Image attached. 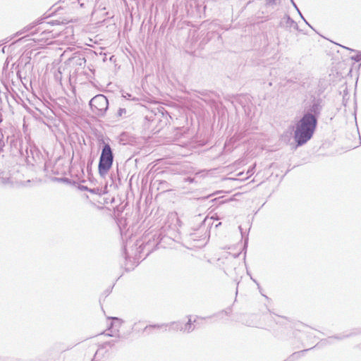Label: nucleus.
<instances>
[{"label":"nucleus","mask_w":361,"mask_h":361,"mask_svg":"<svg viewBox=\"0 0 361 361\" xmlns=\"http://www.w3.org/2000/svg\"><path fill=\"white\" fill-rule=\"evenodd\" d=\"M318 120L310 114H303L294 126V140L297 146L307 143L313 136Z\"/></svg>","instance_id":"1"},{"label":"nucleus","mask_w":361,"mask_h":361,"mask_svg":"<svg viewBox=\"0 0 361 361\" xmlns=\"http://www.w3.org/2000/svg\"><path fill=\"white\" fill-rule=\"evenodd\" d=\"M113 162L114 154L112 149L108 143L104 142L98 165V171L101 176L104 177L107 174L112 166Z\"/></svg>","instance_id":"2"},{"label":"nucleus","mask_w":361,"mask_h":361,"mask_svg":"<svg viewBox=\"0 0 361 361\" xmlns=\"http://www.w3.org/2000/svg\"><path fill=\"white\" fill-rule=\"evenodd\" d=\"M197 221H201V224L198 228L195 229L194 232L190 233L189 238L193 241H201L206 240L207 238V228L211 224L212 219H214V216H212L210 219L207 217H203L202 215L195 216Z\"/></svg>","instance_id":"3"},{"label":"nucleus","mask_w":361,"mask_h":361,"mask_svg":"<svg viewBox=\"0 0 361 361\" xmlns=\"http://www.w3.org/2000/svg\"><path fill=\"white\" fill-rule=\"evenodd\" d=\"M89 104L92 113L99 117H104L109 108L108 99L103 94L92 97Z\"/></svg>","instance_id":"4"},{"label":"nucleus","mask_w":361,"mask_h":361,"mask_svg":"<svg viewBox=\"0 0 361 361\" xmlns=\"http://www.w3.org/2000/svg\"><path fill=\"white\" fill-rule=\"evenodd\" d=\"M54 24V21H42L41 25L39 27H37L34 32H31L32 35H37L39 33V36H37L33 38V40L36 42H44L49 44L50 42H48V41L49 39H51L54 37L52 31L50 30V27Z\"/></svg>","instance_id":"5"},{"label":"nucleus","mask_w":361,"mask_h":361,"mask_svg":"<svg viewBox=\"0 0 361 361\" xmlns=\"http://www.w3.org/2000/svg\"><path fill=\"white\" fill-rule=\"evenodd\" d=\"M23 158L25 159L27 164L34 166L41 162L42 154L33 144L26 141V149Z\"/></svg>","instance_id":"6"},{"label":"nucleus","mask_w":361,"mask_h":361,"mask_svg":"<svg viewBox=\"0 0 361 361\" xmlns=\"http://www.w3.org/2000/svg\"><path fill=\"white\" fill-rule=\"evenodd\" d=\"M197 0H187L184 4L176 5L175 16L178 18L194 17V8L197 7Z\"/></svg>","instance_id":"7"},{"label":"nucleus","mask_w":361,"mask_h":361,"mask_svg":"<svg viewBox=\"0 0 361 361\" xmlns=\"http://www.w3.org/2000/svg\"><path fill=\"white\" fill-rule=\"evenodd\" d=\"M323 109V101L321 98H315L314 97L311 102V104L305 108L303 114H310V116H314L317 120H318L319 116L321 114V112Z\"/></svg>","instance_id":"8"},{"label":"nucleus","mask_w":361,"mask_h":361,"mask_svg":"<svg viewBox=\"0 0 361 361\" xmlns=\"http://www.w3.org/2000/svg\"><path fill=\"white\" fill-rule=\"evenodd\" d=\"M109 319H111L112 321L111 322L108 329L104 331L102 334L107 336L116 337L120 338L121 335L119 334V328L121 327L123 321L118 317H109Z\"/></svg>","instance_id":"9"},{"label":"nucleus","mask_w":361,"mask_h":361,"mask_svg":"<svg viewBox=\"0 0 361 361\" xmlns=\"http://www.w3.org/2000/svg\"><path fill=\"white\" fill-rule=\"evenodd\" d=\"M26 149V142L21 139L13 140L11 142V152L15 156L23 157Z\"/></svg>","instance_id":"10"},{"label":"nucleus","mask_w":361,"mask_h":361,"mask_svg":"<svg viewBox=\"0 0 361 361\" xmlns=\"http://www.w3.org/2000/svg\"><path fill=\"white\" fill-rule=\"evenodd\" d=\"M42 23V20H37L35 21H34L33 23L27 25V26L24 27L21 30L18 31L16 32V36H19L22 34H24V33H26V32H28L30 31H31V30L32 28H34L35 27H36L37 25H41Z\"/></svg>","instance_id":"11"},{"label":"nucleus","mask_w":361,"mask_h":361,"mask_svg":"<svg viewBox=\"0 0 361 361\" xmlns=\"http://www.w3.org/2000/svg\"><path fill=\"white\" fill-rule=\"evenodd\" d=\"M42 23V20H37L35 21H34L33 23L27 25V26L24 27L21 30L18 31L16 32V36H19L22 34H24V33H26V32H28L30 31H31V30L32 28H34L35 27H36L37 25H41Z\"/></svg>","instance_id":"12"},{"label":"nucleus","mask_w":361,"mask_h":361,"mask_svg":"<svg viewBox=\"0 0 361 361\" xmlns=\"http://www.w3.org/2000/svg\"><path fill=\"white\" fill-rule=\"evenodd\" d=\"M166 231V226L162 227L161 231L159 232V235L157 237V243H156V247H159V245H161V241L164 240L166 238L169 237L171 238V233L170 231H169L167 233Z\"/></svg>","instance_id":"13"},{"label":"nucleus","mask_w":361,"mask_h":361,"mask_svg":"<svg viewBox=\"0 0 361 361\" xmlns=\"http://www.w3.org/2000/svg\"><path fill=\"white\" fill-rule=\"evenodd\" d=\"M168 326V324L147 325L145 327L143 331L147 333V334H152L153 329H164V331H167Z\"/></svg>","instance_id":"14"},{"label":"nucleus","mask_w":361,"mask_h":361,"mask_svg":"<svg viewBox=\"0 0 361 361\" xmlns=\"http://www.w3.org/2000/svg\"><path fill=\"white\" fill-rule=\"evenodd\" d=\"M71 61L73 64L79 66H85L86 63L85 58L80 54H75V56L71 59Z\"/></svg>","instance_id":"15"},{"label":"nucleus","mask_w":361,"mask_h":361,"mask_svg":"<svg viewBox=\"0 0 361 361\" xmlns=\"http://www.w3.org/2000/svg\"><path fill=\"white\" fill-rule=\"evenodd\" d=\"M169 329H167V331H183V322H173L169 324H168Z\"/></svg>","instance_id":"16"},{"label":"nucleus","mask_w":361,"mask_h":361,"mask_svg":"<svg viewBox=\"0 0 361 361\" xmlns=\"http://www.w3.org/2000/svg\"><path fill=\"white\" fill-rule=\"evenodd\" d=\"M197 7L194 8V17L200 16L205 9V6L202 0H197Z\"/></svg>","instance_id":"17"},{"label":"nucleus","mask_w":361,"mask_h":361,"mask_svg":"<svg viewBox=\"0 0 361 361\" xmlns=\"http://www.w3.org/2000/svg\"><path fill=\"white\" fill-rule=\"evenodd\" d=\"M283 19L285 20L286 27H293L295 30L298 29L297 23L293 20L289 16H286Z\"/></svg>","instance_id":"18"},{"label":"nucleus","mask_w":361,"mask_h":361,"mask_svg":"<svg viewBox=\"0 0 361 361\" xmlns=\"http://www.w3.org/2000/svg\"><path fill=\"white\" fill-rule=\"evenodd\" d=\"M11 99H14L13 97L8 92L0 93V103L2 104L4 102H6V103L11 106Z\"/></svg>","instance_id":"19"},{"label":"nucleus","mask_w":361,"mask_h":361,"mask_svg":"<svg viewBox=\"0 0 361 361\" xmlns=\"http://www.w3.org/2000/svg\"><path fill=\"white\" fill-rule=\"evenodd\" d=\"M195 326L192 324L191 319L183 324V332L190 333L195 329Z\"/></svg>","instance_id":"20"},{"label":"nucleus","mask_w":361,"mask_h":361,"mask_svg":"<svg viewBox=\"0 0 361 361\" xmlns=\"http://www.w3.org/2000/svg\"><path fill=\"white\" fill-rule=\"evenodd\" d=\"M118 340H119V338H117L116 340H111L109 341L104 342L101 345V348H105L106 347L112 348L115 345V344L116 343H118Z\"/></svg>","instance_id":"21"},{"label":"nucleus","mask_w":361,"mask_h":361,"mask_svg":"<svg viewBox=\"0 0 361 361\" xmlns=\"http://www.w3.org/2000/svg\"><path fill=\"white\" fill-rule=\"evenodd\" d=\"M124 257H125V260L126 262V263L125 264V269H126V271H130L131 269H133V268H134V265L133 264H132L130 266H128V259L130 260V258L128 257V256L127 255L126 247H124Z\"/></svg>","instance_id":"22"},{"label":"nucleus","mask_w":361,"mask_h":361,"mask_svg":"<svg viewBox=\"0 0 361 361\" xmlns=\"http://www.w3.org/2000/svg\"><path fill=\"white\" fill-rule=\"evenodd\" d=\"M122 97L125 98L127 100H131V101H137L138 99H137L135 97H133L131 94L126 92H122Z\"/></svg>","instance_id":"23"},{"label":"nucleus","mask_w":361,"mask_h":361,"mask_svg":"<svg viewBox=\"0 0 361 361\" xmlns=\"http://www.w3.org/2000/svg\"><path fill=\"white\" fill-rule=\"evenodd\" d=\"M126 114V109L125 108H119L117 111V116L122 117Z\"/></svg>","instance_id":"24"},{"label":"nucleus","mask_w":361,"mask_h":361,"mask_svg":"<svg viewBox=\"0 0 361 361\" xmlns=\"http://www.w3.org/2000/svg\"><path fill=\"white\" fill-rule=\"evenodd\" d=\"M350 59L356 62L361 61V52H358L357 55L351 56Z\"/></svg>","instance_id":"25"},{"label":"nucleus","mask_w":361,"mask_h":361,"mask_svg":"<svg viewBox=\"0 0 361 361\" xmlns=\"http://www.w3.org/2000/svg\"><path fill=\"white\" fill-rule=\"evenodd\" d=\"M150 247H151V243H150V242H149H149H147V243L144 245V249H147V250H148L147 255H149V252H152V250H149Z\"/></svg>","instance_id":"26"},{"label":"nucleus","mask_w":361,"mask_h":361,"mask_svg":"<svg viewBox=\"0 0 361 361\" xmlns=\"http://www.w3.org/2000/svg\"><path fill=\"white\" fill-rule=\"evenodd\" d=\"M255 164L253 165V166L250 169H248L247 173L250 176H252L253 173H254V170H255Z\"/></svg>","instance_id":"27"},{"label":"nucleus","mask_w":361,"mask_h":361,"mask_svg":"<svg viewBox=\"0 0 361 361\" xmlns=\"http://www.w3.org/2000/svg\"><path fill=\"white\" fill-rule=\"evenodd\" d=\"M276 0H267V4L268 5H275Z\"/></svg>","instance_id":"28"},{"label":"nucleus","mask_w":361,"mask_h":361,"mask_svg":"<svg viewBox=\"0 0 361 361\" xmlns=\"http://www.w3.org/2000/svg\"><path fill=\"white\" fill-rule=\"evenodd\" d=\"M169 218H171L172 219V221L173 220H176L177 222L179 221L178 218L176 216V214H171Z\"/></svg>","instance_id":"29"},{"label":"nucleus","mask_w":361,"mask_h":361,"mask_svg":"<svg viewBox=\"0 0 361 361\" xmlns=\"http://www.w3.org/2000/svg\"><path fill=\"white\" fill-rule=\"evenodd\" d=\"M194 180L195 179L193 178H190V177H188V178H185V181L189 182V183H193Z\"/></svg>","instance_id":"30"},{"label":"nucleus","mask_w":361,"mask_h":361,"mask_svg":"<svg viewBox=\"0 0 361 361\" xmlns=\"http://www.w3.org/2000/svg\"><path fill=\"white\" fill-rule=\"evenodd\" d=\"M4 146V140L0 137V152L2 150L3 147Z\"/></svg>","instance_id":"31"},{"label":"nucleus","mask_w":361,"mask_h":361,"mask_svg":"<svg viewBox=\"0 0 361 361\" xmlns=\"http://www.w3.org/2000/svg\"><path fill=\"white\" fill-rule=\"evenodd\" d=\"M290 1H291V3H292L293 6H294V8L297 10V11H298V13H300V10H299V8H298V6H297V5L295 4V3L294 2V1H293V0H290Z\"/></svg>","instance_id":"32"},{"label":"nucleus","mask_w":361,"mask_h":361,"mask_svg":"<svg viewBox=\"0 0 361 361\" xmlns=\"http://www.w3.org/2000/svg\"><path fill=\"white\" fill-rule=\"evenodd\" d=\"M307 350H309V349L304 350H302V351L298 352V353H293V354L292 355V357H295V356H296V355H297L298 354H299V353H304L305 352H306V351H307Z\"/></svg>","instance_id":"33"},{"label":"nucleus","mask_w":361,"mask_h":361,"mask_svg":"<svg viewBox=\"0 0 361 361\" xmlns=\"http://www.w3.org/2000/svg\"><path fill=\"white\" fill-rule=\"evenodd\" d=\"M298 13L300 14V17L304 20V21L305 22V23H306L307 25H308L310 27H311V26H310V24L307 22V20L304 18V17H303L302 14L301 13V12L300 11V13Z\"/></svg>","instance_id":"34"},{"label":"nucleus","mask_w":361,"mask_h":361,"mask_svg":"<svg viewBox=\"0 0 361 361\" xmlns=\"http://www.w3.org/2000/svg\"><path fill=\"white\" fill-rule=\"evenodd\" d=\"M298 13L300 14V17L304 20V21L305 22V23H306L307 25H308L310 27H311V26H310V24L307 22V20L304 18V17H303L302 14L301 13V12L300 11V13Z\"/></svg>","instance_id":"35"},{"label":"nucleus","mask_w":361,"mask_h":361,"mask_svg":"<svg viewBox=\"0 0 361 361\" xmlns=\"http://www.w3.org/2000/svg\"><path fill=\"white\" fill-rule=\"evenodd\" d=\"M298 13L300 14V17L304 20V21L305 22V23H306L307 25H308L310 27H311V26H310V24L307 22V20L304 18V17H303L302 14L301 13V12L300 11V13Z\"/></svg>","instance_id":"36"},{"label":"nucleus","mask_w":361,"mask_h":361,"mask_svg":"<svg viewBox=\"0 0 361 361\" xmlns=\"http://www.w3.org/2000/svg\"><path fill=\"white\" fill-rule=\"evenodd\" d=\"M247 242H248V235H247V236H246V238L245 239L244 248H245L247 247Z\"/></svg>","instance_id":"37"},{"label":"nucleus","mask_w":361,"mask_h":361,"mask_svg":"<svg viewBox=\"0 0 361 361\" xmlns=\"http://www.w3.org/2000/svg\"><path fill=\"white\" fill-rule=\"evenodd\" d=\"M58 180L62 182H68V179L66 178H58Z\"/></svg>","instance_id":"38"},{"label":"nucleus","mask_w":361,"mask_h":361,"mask_svg":"<svg viewBox=\"0 0 361 361\" xmlns=\"http://www.w3.org/2000/svg\"><path fill=\"white\" fill-rule=\"evenodd\" d=\"M348 336V335H343L342 336H337L336 338L338 339H342V338H346Z\"/></svg>","instance_id":"39"},{"label":"nucleus","mask_w":361,"mask_h":361,"mask_svg":"<svg viewBox=\"0 0 361 361\" xmlns=\"http://www.w3.org/2000/svg\"><path fill=\"white\" fill-rule=\"evenodd\" d=\"M78 4H80V7H84V3H80V0H76Z\"/></svg>","instance_id":"40"},{"label":"nucleus","mask_w":361,"mask_h":361,"mask_svg":"<svg viewBox=\"0 0 361 361\" xmlns=\"http://www.w3.org/2000/svg\"><path fill=\"white\" fill-rule=\"evenodd\" d=\"M8 180H9L8 178L6 179V180L5 178H2V183H6L8 181Z\"/></svg>","instance_id":"41"},{"label":"nucleus","mask_w":361,"mask_h":361,"mask_svg":"<svg viewBox=\"0 0 361 361\" xmlns=\"http://www.w3.org/2000/svg\"><path fill=\"white\" fill-rule=\"evenodd\" d=\"M239 229H240V233H241L242 237H243V236H244V233H243V229H242L241 226H239Z\"/></svg>","instance_id":"42"},{"label":"nucleus","mask_w":361,"mask_h":361,"mask_svg":"<svg viewBox=\"0 0 361 361\" xmlns=\"http://www.w3.org/2000/svg\"><path fill=\"white\" fill-rule=\"evenodd\" d=\"M82 189H83V190H88V189H87V187H86V186H83V187H82Z\"/></svg>","instance_id":"43"},{"label":"nucleus","mask_w":361,"mask_h":361,"mask_svg":"<svg viewBox=\"0 0 361 361\" xmlns=\"http://www.w3.org/2000/svg\"><path fill=\"white\" fill-rule=\"evenodd\" d=\"M343 47V48H345V49H349L350 51H354L353 49H349V48H347V47Z\"/></svg>","instance_id":"44"},{"label":"nucleus","mask_w":361,"mask_h":361,"mask_svg":"<svg viewBox=\"0 0 361 361\" xmlns=\"http://www.w3.org/2000/svg\"><path fill=\"white\" fill-rule=\"evenodd\" d=\"M221 224V222H219V224H217L216 225V227L219 226Z\"/></svg>","instance_id":"45"},{"label":"nucleus","mask_w":361,"mask_h":361,"mask_svg":"<svg viewBox=\"0 0 361 361\" xmlns=\"http://www.w3.org/2000/svg\"><path fill=\"white\" fill-rule=\"evenodd\" d=\"M239 255H240L239 253L238 255H233V257L236 258Z\"/></svg>","instance_id":"46"},{"label":"nucleus","mask_w":361,"mask_h":361,"mask_svg":"<svg viewBox=\"0 0 361 361\" xmlns=\"http://www.w3.org/2000/svg\"><path fill=\"white\" fill-rule=\"evenodd\" d=\"M11 74L12 75H14L13 72H11ZM8 75L10 76V73H8Z\"/></svg>","instance_id":"47"},{"label":"nucleus","mask_w":361,"mask_h":361,"mask_svg":"<svg viewBox=\"0 0 361 361\" xmlns=\"http://www.w3.org/2000/svg\"><path fill=\"white\" fill-rule=\"evenodd\" d=\"M106 295H108L109 293V290L106 291Z\"/></svg>","instance_id":"48"},{"label":"nucleus","mask_w":361,"mask_h":361,"mask_svg":"<svg viewBox=\"0 0 361 361\" xmlns=\"http://www.w3.org/2000/svg\"><path fill=\"white\" fill-rule=\"evenodd\" d=\"M173 10H175L176 6H175V5H173Z\"/></svg>","instance_id":"49"},{"label":"nucleus","mask_w":361,"mask_h":361,"mask_svg":"<svg viewBox=\"0 0 361 361\" xmlns=\"http://www.w3.org/2000/svg\"><path fill=\"white\" fill-rule=\"evenodd\" d=\"M90 191L91 192H94V190H90Z\"/></svg>","instance_id":"50"},{"label":"nucleus","mask_w":361,"mask_h":361,"mask_svg":"<svg viewBox=\"0 0 361 361\" xmlns=\"http://www.w3.org/2000/svg\"><path fill=\"white\" fill-rule=\"evenodd\" d=\"M176 228V225H174V228L173 229L174 230Z\"/></svg>","instance_id":"51"},{"label":"nucleus","mask_w":361,"mask_h":361,"mask_svg":"<svg viewBox=\"0 0 361 361\" xmlns=\"http://www.w3.org/2000/svg\"><path fill=\"white\" fill-rule=\"evenodd\" d=\"M2 136H3V135H2V134H1V133H0V137H2Z\"/></svg>","instance_id":"52"},{"label":"nucleus","mask_w":361,"mask_h":361,"mask_svg":"<svg viewBox=\"0 0 361 361\" xmlns=\"http://www.w3.org/2000/svg\"><path fill=\"white\" fill-rule=\"evenodd\" d=\"M92 361H94V360H92Z\"/></svg>","instance_id":"53"}]
</instances>
